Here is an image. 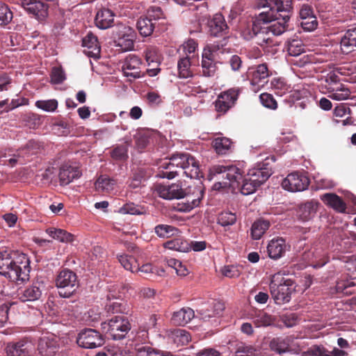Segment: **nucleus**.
Masks as SVG:
<instances>
[{
	"mask_svg": "<svg viewBox=\"0 0 356 356\" xmlns=\"http://www.w3.org/2000/svg\"><path fill=\"white\" fill-rule=\"evenodd\" d=\"M56 284L58 288L65 290L63 293L60 291L61 296L69 297L77 288L78 281L76 275L70 270L64 269L58 275Z\"/></svg>",
	"mask_w": 356,
	"mask_h": 356,
	"instance_id": "1a4fd4ad",
	"label": "nucleus"
},
{
	"mask_svg": "<svg viewBox=\"0 0 356 356\" xmlns=\"http://www.w3.org/2000/svg\"><path fill=\"white\" fill-rule=\"evenodd\" d=\"M111 156L116 160H124L127 157V149L125 145L115 147L111 152Z\"/></svg>",
	"mask_w": 356,
	"mask_h": 356,
	"instance_id": "0e129e2a",
	"label": "nucleus"
},
{
	"mask_svg": "<svg viewBox=\"0 0 356 356\" xmlns=\"http://www.w3.org/2000/svg\"><path fill=\"white\" fill-rule=\"evenodd\" d=\"M172 338L174 343H176L177 346L186 345L191 340L189 333L186 330L181 329H177L175 330L172 334Z\"/></svg>",
	"mask_w": 356,
	"mask_h": 356,
	"instance_id": "8fccbe9b",
	"label": "nucleus"
},
{
	"mask_svg": "<svg viewBox=\"0 0 356 356\" xmlns=\"http://www.w3.org/2000/svg\"><path fill=\"white\" fill-rule=\"evenodd\" d=\"M322 92L331 99L339 102L348 99L351 95L349 88L343 83H334Z\"/></svg>",
	"mask_w": 356,
	"mask_h": 356,
	"instance_id": "412c9836",
	"label": "nucleus"
},
{
	"mask_svg": "<svg viewBox=\"0 0 356 356\" xmlns=\"http://www.w3.org/2000/svg\"><path fill=\"white\" fill-rule=\"evenodd\" d=\"M257 349L252 345H248L243 343L237 344L235 356H256Z\"/></svg>",
	"mask_w": 356,
	"mask_h": 356,
	"instance_id": "3c124183",
	"label": "nucleus"
},
{
	"mask_svg": "<svg viewBox=\"0 0 356 356\" xmlns=\"http://www.w3.org/2000/svg\"><path fill=\"white\" fill-rule=\"evenodd\" d=\"M291 342V340L289 337H277L270 341L269 346L273 351L281 354L290 350Z\"/></svg>",
	"mask_w": 356,
	"mask_h": 356,
	"instance_id": "c9c22d12",
	"label": "nucleus"
},
{
	"mask_svg": "<svg viewBox=\"0 0 356 356\" xmlns=\"http://www.w3.org/2000/svg\"><path fill=\"white\" fill-rule=\"evenodd\" d=\"M284 275L282 272L275 273L269 285L271 296L277 305L289 302L291 298L293 281L285 278Z\"/></svg>",
	"mask_w": 356,
	"mask_h": 356,
	"instance_id": "423d86ee",
	"label": "nucleus"
},
{
	"mask_svg": "<svg viewBox=\"0 0 356 356\" xmlns=\"http://www.w3.org/2000/svg\"><path fill=\"white\" fill-rule=\"evenodd\" d=\"M30 266L28 257L8 250L0 252V275L12 282L28 280Z\"/></svg>",
	"mask_w": 356,
	"mask_h": 356,
	"instance_id": "7ed1b4c3",
	"label": "nucleus"
},
{
	"mask_svg": "<svg viewBox=\"0 0 356 356\" xmlns=\"http://www.w3.org/2000/svg\"><path fill=\"white\" fill-rule=\"evenodd\" d=\"M155 26L154 22H152L148 17H141L137 22V29L140 34L143 37H147L152 35Z\"/></svg>",
	"mask_w": 356,
	"mask_h": 356,
	"instance_id": "58836bf2",
	"label": "nucleus"
},
{
	"mask_svg": "<svg viewBox=\"0 0 356 356\" xmlns=\"http://www.w3.org/2000/svg\"><path fill=\"white\" fill-rule=\"evenodd\" d=\"M195 316L194 311L190 307H184L175 312L171 318V321L176 325H185Z\"/></svg>",
	"mask_w": 356,
	"mask_h": 356,
	"instance_id": "7c9ffc66",
	"label": "nucleus"
},
{
	"mask_svg": "<svg viewBox=\"0 0 356 356\" xmlns=\"http://www.w3.org/2000/svg\"><path fill=\"white\" fill-rule=\"evenodd\" d=\"M118 259L122 266L127 270L136 273L138 261L135 257L128 254H120Z\"/></svg>",
	"mask_w": 356,
	"mask_h": 356,
	"instance_id": "c03bdc74",
	"label": "nucleus"
},
{
	"mask_svg": "<svg viewBox=\"0 0 356 356\" xmlns=\"http://www.w3.org/2000/svg\"><path fill=\"white\" fill-rule=\"evenodd\" d=\"M307 356H345V351L338 348H334L332 351H328L324 348L314 347L307 352Z\"/></svg>",
	"mask_w": 356,
	"mask_h": 356,
	"instance_id": "ea45409f",
	"label": "nucleus"
},
{
	"mask_svg": "<svg viewBox=\"0 0 356 356\" xmlns=\"http://www.w3.org/2000/svg\"><path fill=\"white\" fill-rule=\"evenodd\" d=\"M8 356H36V348L31 341H19L6 347Z\"/></svg>",
	"mask_w": 356,
	"mask_h": 356,
	"instance_id": "a211bd4d",
	"label": "nucleus"
},
{
	"mask_svg": "<svg viewBox=\"0 0 356 356\" xmlns=\"http://www.w3.org/2000/svg\"><path fill=\"white\" fill-rule=\"evenodd\" d=\"M35 106L46 112H54L58 107V102L56 99L38 100Z\"/></svg>",
	"mask_w": 356,
	"mask_h": 356,
	"instance_id": "864d4df0",
	"label": "nucleus"
},
{
	"mask_svg": "<svg viewBox=\"0 0 356 356\" xmlns=\"http://www.w3.org/2000/svg\"><path fill=\"white\" fill-rule=\"evenodd\" d=\"M221 273L229 278L237 277L241 274L238 267L234 265L225 266L220 270Z\"/></svg>",
	"mask_w": 356,
	"mask_h": 356,
	"instance_id": "13d9d810",
	"label": "nucleus"
},
{
	"mask_svg": "<svg viewBox=\"0 0 356 356\" xmlns=\"http://www.w3.org/2000/svg\"><path fill=\"white\" fill-rule=\"evenodd\" d=\"M147 17L152 22L156 21L164 17V14L159 7L152 6L147 10Z\"/></svg>",
	"mask_w": 356,
	"mask_h": 356,
	"instance_id": "69168bd1",
	"label": "nucleus"
},
{
	"mask_svg": "<svg viewBox=\"0 0 356 356\" xmlns=\"http://www.w3.org/2000/svg\"><path fill=\"white\" fill-rule=\"evenodd\" d=\"M341 49L343 54H349L356 48V27L348 29L341 39Z\"/></svg>",
	"mask_w": 356,
	"mask_h": 356,
	"instance_id": "c756f323",
	"label": "nucleus"
},
{
	"mask_svg": "<svg viewBox=\"0 0 356 356\" xmlns=\"http://www.w3.org/2000/svg\"><path fill=\"white\" fill-rule=\"evenodd\" d=\"M83 52L89 57L98 58L100 56L101 48L97 36L88 33L83 39Z\"/></svg>",
	"mask_w": 356,
	"mask_h": 356,
	"instance_id": "4be33fe9",
	"label": "nucleus"
},
{
	"mask_svg": "<svg viewBox=\"0 0 356 356\" xmlns=\"http://www.w3.org/2000/svg\"><path fill=\"white\" fill-rule=\"evenodd\" d=\"M191 179H197L201 175L199 162L189 154L173 155L170 159L161 160L159 164L156 177L172 179L179 175L180 171Z\"/></svg>",
	"mask_w": 356,
	"mask_h": 356,
	"instance_id": "f03ea898",
	"label": "nucleus"
},
{
	"mask_svg": "<svg viewBox=\"0 0 356 356\" xmlns=\"http://www.w3.org/2000/svg\"><path fill=\"white\" fill-rule=\"evenodd\" d=\"M142 61L139 57L136 55L130 54L124 60L122 71L124 76L132 79L140 77V66Z\"/></svg>",
	"mask_w": 356,
	"mask_h": 356,
	"instance_id": "aec40b11",
	"label": "nucleus"
},
{
	"mask_svg": "<svg viewBox=\"0 0 356 356\" xmlns=\"http://www.w3.org/2000/svg\"><path fill=\"white\" fill-rule=\"evenodd\" d=\"M177 67L181 78L186 79L192 76L193 72L191 70V61L188 57L179 59Z\"/></svg>",
	"mask_w": 356,
	"mask_h": 356,
	"instance_id": "09e8293b",
	"label": "nucleus"
},
{
	"mask_svg": "<svg viewBox=\"0 0 356 356\" xmlns=\"http://www.w3.org/2000/svg\"><path fill=\"white\" fill-rule=\"evenodd\" d=\"M65 74L63 69L60 67H54L52 68L51 73V82L56 84L62 83L65 80Z\"/></svg>",
	"mask_w": 356,
	"mask_h": 356,
	"instance_id": "bf43d9fd",
	"label": "nucleus"
},
{
	"mask_svg": "<svg viewBox=\"0 0 356 356\" xmlns=\"http://www.w3.org/2000/svg\"><path fill=\"white\" fill-rule=\"evenodd\" d=\"M115 181L106 176H100L95 182V188L98 191L110 192L113 190Z\"/></svg>",
	"mask_w": 356,
	"mask_h": 356,
	"instance_id": "a18cd8bd",
	"label": "nucleus"
},
{
	"mask_svg": "<svg viewBox=\"0 0 356 356\" xmlns=\"http://www.w3.org/2000/svg\"><path fill=\"white\" fill-rule=\"evenodd\" d=\"M43 287L42 282H34L31 285L20 288L17 291V297L24 302L38 300L42 296Z\"/></svg>",
	"mask_w": 356,
	"mask_h": 356,
	"instance_id": "6ab92c4d",
	"label": "nucleus"
},
{
	"mask_svg": "<svg viewBox=\"0 0 356 356\" xmlns=\"http://www.w3.org/2000/svg\"><path fill=\"white\" fill-rule=\"evenodd\" d=\"M272 175V171L267 167L254 168L249 170L247 177L257 187L263 184Z\"/></svg>",
	"mask_w": 356,
	"mask_h": 356,
	"instance_id": "a878e982",
	"label": "nucleus"
},
{
	"mask_svg": "<svg viewBox=\"0 0 356 356\" xmlns=\"http://www.w3.org/2000/svg\"><path fill=\"white\" fill-rule=\"evenodd\" d=\"M131 329L129 320L124 316H115L101 323V330L107 337L114 340L123 339Z\"/></svg>",
	"mask_w": 356,
	"mask_h": 356,
	"instance_id": "0eeeda50",
	"label": "nucleus"
},
{
	"mask_svg": "<svg viewBox=\"0 0 356 356\" xmlns=\"http://www.w3.org/2000/svg\"><path fill=\"white\" fill-rule=\"evenodd\" d=\"M136 32L129 26L121 25L118 27V38L116 40L117 46L122 51H130L134 48Z\"/></svg>",
	"mask_w": 356,
	"mask_h": 356,
	"instance_id": "f3484780",
	"label": "nucleus"
},
{
	"mask_svg": "<svg viewBox=\"0 0 356 356\" xmlns=\"http://www.w3.org/2000/svg\"><path fill=\"white\" fill-rule=\"evenodd\" d=\"M261 104L270 109H276L277 104L272 95L268 93H262L259 96Z\"/></svg>",
	"mask_w": 356,
	"mask_h": 356,
	"instance_id": "6e6d98bb",
	"label": "nucleus"
},
{
	"mask_svg": "<svg viewBox=\"0 0 356 356\" xmlns=\"http://www.w3.org/2000/svg\"><path fill=\"white\" fill-rule=\"evenodd\" d=\"M164 246L169 250L186 252L190 250V245L186 241L180 238H176L173 240L165 243Z\"/></svg>",
	"mask_w": 356,
	"mask_h": 356,
	"instance_id": "37998d69",
	"label": "nucleus"
},
{
	"mask_svg": "<svg viewBox=\"0 0 356 356\" xmlns=\"http://www.w3.org/2000/svg\"><path fill=\"white\" fill-rule=\"evenodd\" d=\"M270 87L280 96H283L290 92H296L293 91L291 85L289 84L284 79L281 77L273 78L270 81Z\"/></svg>",
	"mask_w": 356,
	"mask_h": 356,
	"instance_id": "f704fd0d",
	"label": "nucleus"
},
{
	"mask_svg": "<svg viewBox=\"0 0 356 356\" xmlns=\"http://www.w3.org/2000/svg\"><path fill=\"white\" fill-rule=\"evenodd\" d=\"M286 244L285 240L282 238L272 239L267 247L268 256L273 259L281 258L286 250Z\"/></svg>",
	"mask_w": 356,
	"mask_h": 356,
	"instance_id": "cd10ccee",
	"label": "nucleus"
},
{
	"mask_svg": "<svg viewBox=\"0 0 356 356\" xmlns=\"http://www.w3.org/2000/svg\"><path fill=\"white\" fill-rule=\"evenodd\" d=\"M145 60L148 65H152V68L148 70V74L151 76H156L160 71L157 67L160 64L161 57L158 49L154 47H148L145 52Z\"/></svg>",
	"mask_w": 356,
	"mask_h": 356,
	"instance_id": "bb28decb",
	"label": "nucleus"
},
{
	"mask_svg": "<svg viewBox=\"0 0 356 356\" xmlns=\"http://www.w3.org/2000/svg\"><path fill=\"white\" fill-rule=\"evenodd\" d=\"M222 175V178L225 177L226 180L218 181L213 185V188H232L235 189L240 186V181L243 179L242 170L235 165H216L209 169V177L213 179L214 176Z\"/></svg>",
	"mask_w": 356,
	"mask_h": 356,
	"instance_id": "39448f33",
	"label": "nucleus"
},
{
	"mask_svg": "<svg viewBox=\"0 0 356 356\" xmlns=\"http://www.w3.org/2000/svg\"><path fill=\"white\" fill-rule=\"evenodd\" d=\"M13 19V13L8 7L4 4H0V25L8 24Z\"/></svg>",
	"mask_w": 356,
	"mask_h": 356,
	"instance_id": "4d7b16f0",
	"label": "nucleus"
},
{
	"mask_svg": "<svg viewBox=\"0 0 356 356\" xmlns=\"http://www.w3.org/2000/svg\"><path fill=\"white\" fill-rule=\"evenodd\" d=\"M156 234L161 238H169L179 233L177 228L168 225H159L155 227Z\"/></svg>",
	"mask_w": 356,
	"mask_h": 356,
	"instance_id": "de8ad7c7",
	"label": "nucleus"
},
{
	"mask_svg": "<svg viewBox=\"0 0 356 356\" xmlns=\"http://www.w3.org/2000/svg\"><path fill=\"white\" fill-rule=\"evenodd\" d=\"M355 282L353 280H341L337 282L336 290L338 293H348L345 291L348 288L355 286Z\"/></svg>",
	"mask_w": 356,
	"mask_h": 356,
	"instance_id": "774afa93",
	"label": "nucleus"
},
{
	"mask_svg": "<svg viewBox=\"0 0 356 356\" xmlns=\"http://www.w3.org/2000/svg\"><path fill=\"white\" fill-rule=\"evenodd\" d=\"M212 146L218 154H225L232 147V141L226 137H218L212 142Z\"/></svg>",
	"mask_w": 356,
	"mask_h": 356,
	"instance_id": "79ce46f5",
	"label": "nucleus"
},
{
	"mask_svg": "<svg viewBox=\"0 0 356 356\" xmlns=\"http://www.w3.org/2000/svg\"><path fill=\"white\" fill-rule=\"evenodd\" d=\"M46 232L54 239L62 243H71L74 240V236L72 234L61 229L49 228L46 229Z\"/></svg>",
	"mask_w": 356,
	"mask_h": 356,
	"instance_id": "4c0bfd02",
	"label": "nucleus"
},
{
	"mask_svg": "<svg viewBox=\"0 0 356 356\" xmlns=\"http://www.w3.org/2000/svg\"><path fill=\"white\" fill-rule=\"evenodd\" d=\"M289 56H296L305 53L301 42L293 41L288 47Z\"/></svg>",
	"mask_w": 356,
	"mask_h": 356,
	"instance_id": "052dcab7",
	"label": "nucleus"
},
{
	"mask_svg": "<svg viewBox=\"0 0 356 356\" xmlns=\"http://www.w3.org/2000/svg\"><path fill=\"white\" fill-rule=\"evenodd\" d=\"M288 63L293 69L305 67L308 65L315 63V57L312 54L304 53L296 56H288Z\"/></svg>",
	"mask_w": 356,
	"mask_h": 356,
	"instance_id": "72a5a7b5",
	"label": "nucleus"
},
{
	"mask_svg": "<svg viewBox=\"0 0 356 356\" xmlns=\"http://www.w3.org/2000/svg\"><path fill=\"white\" fill-rule=\"evenodd\" d=\"M243 180V184L241 186V192L244 195H248L253 193L258 188L254 183L248 180V177H246Z\"/></svg>",
	"mask_w": 356,
	"mask_h": 356,
	"instance_id": "e2e57ef3",
	"label": "nucleus"
},
{
	"mask_svg": "<svg viewBox=\"0 0 356 356\" xmlns=\"http://www.w3.org/2000/svg\"><path fill=\"white\" fill-rule=\"evenodd\" d=\"M114 21L113 13L106 8L102 9L97 12L95 17V24L101 29H106L111 27Z\"/></svg>",
	"mask_w": 356,
	"mask_h": 356,
	"instance_id": "2f4dec72",
	"label": "nucleus"
},
{
	"mask_svg": "<svg viewBox=\"0 0 356 356\" xmlns=\"http://www.w3.org/2000/svg\"><path fill=\"white\" fill-rule=\"evenodd\" d=\"M321 200L327 206L338 212H345L346 207L343 200L336 194L325 193L321 197Z\"/></svg>",
	"mask_w": 356,
	"mask_h": 356,
	"instance_id": "473e14b6",
	"label": "nucleus"
},
{
	"mask_svg": "<svg viewBox=\"0 0 356 356\" xmlns=\"http://www.w3.org/2000/svg\"><path fill=\"white\" fill-rule=\"evenodd\" d=\"M60 339L53 334L40 339L36 348V356H54L60 348Z\"/></svg>",
	"mask_w": 356,
	"mask_h": 356,
	"instance_id": "ddd939ff",
	"label": "nucleus"
},
{
	"mask_svg": "<svg viewBox=\"0 0 356 356\" xmlns=\"http://www.w3.org/2000/svg\"><path fill=\"white\" fill-rule=\"evenodd\" d=\"M120 212L123 214L139 215L142 214V209L134 203L125 204L120 209Z\"/></svg>",
	"mask_w": 356,
	"mask_h": 356,
	"instance_id": "680f3d73",
	"label": "nucleus"
},
{
	"mask_svg": "<svg viewBox=\"0 0 356 356\" xmlns=\"http://www.w3.org/2000/svg\"><path fill=\"white\" fill-rule=\"evenodd\" d=\"M314 213L312 204L306 203L299 208L298 216L302 220L307 221L314 216Z\"/></svg>",
	"mask_w": 356,
	"mask_h": 356,
	"instance_id": "5fc2aeb1",
	"label": "nucleus"
},
{
	"mask_svg": "<svg viewBox=\"0 0 356 356\" xmlns=\"http://www.w3.org/2000/svg\"><path fill=\"white\" fill-rule=\"evenodd\" d=\"M251 319L254 325L257 327H267L271 325L275 322V318L271 315L264 311H258L252 316Z\"/></svg>",
	"mask_w": 356,
	"mask_h": 356,
	"instance_id": "e433bc0d",
	"label": "nucleus"
},
{
	"mask_svg": "<svg viewBox=\"0 0 356 356\" xmlns=\"http://www.w3.org/2000/svg\"><path fill=\"white\" fill-rule=\"evenodd\" d=\"M236 221L235 213L230 211L221 212L218 217V223L222 227H227L234 225Z\"/></svg>",
	"mask_w": 356,
	"mask_h": 356,
	"instance_id": "603ef678",
	"label": "nucleus"
},
{
	"mask_svg": "<svg viewBox=\"0 0 356 356\" xmlns=\"http://www.w3.org/2000/svg\"><path fill=\"white\" fill-rule=\"evenodd\" d=\"M325 85L322 86L323 90H326L328 86L334 83H341L339 82V76L334 72L328 73L325 78Z\"/></svg>",
	"mask_w": 356,
	"mask_h": 356,
	"instance_id": "338daca9",
	"label": "nucleus"
},
{
	"mask_svg": "<svg viewBox=\"0 0 356 356\" xmlns=\"http://www.w3.org/2000/svg\"><path fill=\"white\" fill-rule=\"evenodd\" d=\"M209 33L214 37L223 36L227 33L228 26L224 17L219 13L216 14L209 22Z\"/></svg>",
	"mask_w": 356,
	"mask_h": 356,
	"instance_id": "393cba45",
	"label": "nucleus"
},
{
	"mask_svg": "<svg viewBox=\"0 0 356 356\" xmlns=\"http://www.w3.org/2000/svg\"><path fill=\"white\" fill-rule=\"evenodd\" d=\"M39 148L40 145L38 143L30 140L24 147L17 150V156L24 159L31 155L36 154Z\"/></svg>",
	"mask_w": 356,
	"mask_h": 356,
	"instance_id": "49530a36",
	"label": "nucleus"
},
{
	"mask_svg": "<svg viewBox=\"0 0 356 356\" xmlns=\"http://www.w3.org/2000/svg\"><path fill=\"white\" fill-rule=\"evenodd\" d=\"M154 190L160 197L165 200L181 199L186 196L185 190L179 184H159L154 186Z\"/></svg>",
	"mask_w": 356,
	"mask_h": 356,
	"instance_id": "4468645a",
	"label": "nucleus"
},
{
	"mask_svg": "<svg viewBox=\"0 0 356 356\" xmlns=\"http://www.w3.org/2000/svg\"><path fill=\"white\" fill-rule=\"evenodd\" d=\"M309 184L308 177L297 172L289 174L282 181V188L290 192L303 191Z\"/></svg>",
	"mask_w": 356,
	"mask_h": 356,
	"instance_id": "f8f14e48",
	"label": "nucleus"
},
{
	"mask_svg": "<svg viewBox=\"0 0 356 356\" xmlns=\"http://www.w3.org/2000/svg\"><path fill=\"white\" fill-rule=\"evenodd\" d=\"M259 6L262 8H268V10H273L275 17L272 19L268 25L269 31L273 34V38L282 34L286 29V24L290 18L291 0H261Z\"/></svg>",
	"mask_w": 356,
	"mask_h": 356,
	"instance_id": "20e7f679",
	"label": "nucleus"
},
{
	"mask_svg": "<svg viewBox=\"0 0 356 356\" xmlns=\"http://www.w3.org/2000/svg\"><path fill=\"white\" fill-rule=\"evenodd\" d=\"M241 90L239 88H233L222 92L215 101V109L220 114L226 113L233 107Z\"/></svg>",
	"mask_w": 356,
	"mask_h": 356,
	"instance_id": "9b49d317",
	"label": "nucleus"
},
{
	"mask_svg": "<svg viewBox=\"0 0 356 356\" xmlns=\"http://www.w3.org/2000/svg\"><path fill=\"white\" fill-rule=\"evenodd\" d=\"M224 49L218 44H211L207 45L202 54V72L204 76H213L217 71L216 63L220 53H223Z\"/></svg>",
	"mask_w": 356,
	"mask_h": 356,
	"instance_id": "6e6552de",
	"label": "nucleus"
},
{
	"mask_svg": "<svg viewBox=\"0 0 356 356\" xmlns=\"http://www.w3.org/2000/svg\"><path fill=\"white\" fill-rule=\"evenodd\" d=\"M273 17H275L273 10H268L256 15L250 22H241L239 26L241 36L245 40H253L265 51H270L269 48L279 44L268 28Z\"/></svg>",
	"mask_w": 356,
	"mask_h": 356,
	"instance_id": "f257e3e1",
	"label": "nucleus"
},
{
	"mask_svg": "<svg viewBox=\"0 0 356 356\" xmlns=\"http://www.w3.org/2000/svg\"><path fill=\"white\" fill-rule=\"evenodd\" d=\"M270 223L268 220H258L255 221L251 228V235L253 239H259L268 229Z\"/></svg>",
	"mask_w": 356,
	"mask_h": 356,
	"instance_id": "a19ab883",
	"label": "nucleus"
},
{
	"mask_svg": "<svg viewBox=\"0 0 356 356\" xmlns=\"http://www.w3.org/2000/svg\"><path fill=\"white\" fill-rule=\"evenodd\" d=\"M76 343L83 348H95L102 345L103 339L96 330L86 329L79 334Z\"/></svg>",
	"mask_w": 356,
	"mask_h": 356,
	"instance_id": "2eb2a0df",
	"label": "nucleus"
},
{
	"mask_svg": "<svg viewBox=\"0 0 356 356\" xmlns=\"http://www.w3.org/2000/svg\"><path fill=\"white\" fill-rule=\"evenodd\" d=\"M300 17L302 19L301 26L304 30L312 31L317 28L318 22L310 6L305 4L302 6L300 10Z\"/></svg>",
	"mask_w": 356,
	"mask_h": 356,
	"instance_id": "5701e85b",
	"label": "nucleus"
},
{
	"mask_svg": "<svg viewBox=\"0 0 356 356\" xmlns=\"http://www.w3.org/2000/svg\"><path fill=\"white\" fill-rule=\"evenodd\" d=\"M247 76L250 81V88L257 92L268 83L269 72L266 64H261L249 69Z\"/></svg>",
	"mask_w": 356,
	"mask_h": 356,
	"instance_id": "9d476101",
	"label": "nucleus"
},
{
	"mask_svg": "<svg viewBox=\"0 0 356 356\" xmlns=\"http://www.w3.org/2000/svg\"><path fill=\"white\" fill-rule=\"evenodd\" d=\"M81 171L76 166L64 165L59 172V179L61 185H67L74 179L81 176Z\"/></svg>",
	"mask_w": 356,
	"mask_h": 356,
	"instance_id": "c85d7f7f",
	"label": "nucleus"
},
{
	"mask_svg": "<svg viewBox=\"0 0 356 356\" xmlns=\"http://www.w3.org/2000/svg\"><path fill=\"white\" fill-rule=\"evenodd\" d=\"M204 195V191L201 187L194 188L193 195L186 196L185 202L179 204V211L188 212L199 206Z\"/></svg>",
	"mask_w": 356,
	"mask_h": 356,
	"instance_id": "b1692460",
	"label": "nucleus"
},
{
	"mask_svg": "<svg viewBox=\"0 0 356 356\" xmlns=\"http://www.w3.org/2000/svg\"><path fill=\"white\" fill-rule=\"evenodd\" d=\"M22 6L38 21L44 20L48 15V6L40 0H23Z\"/></svg>",
	"mask_w": 356,
	"mask_h": 356,
	"instance_id": "dca6fc26",
	"label": "nucleus"
}]
</instances>
